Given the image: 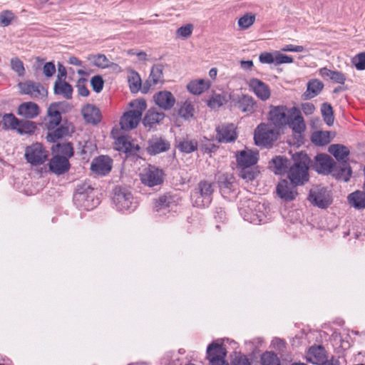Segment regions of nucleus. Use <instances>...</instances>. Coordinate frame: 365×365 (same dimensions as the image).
<instances>
[{
  "label": "nucleus",
  "instance_id": "1",
  "mask_svg": "<svg viewBox=\"0 0 365 365\" xmlns=\"http://www.w3.org/2000/svg\"><path fill=\"white\" fill-rule=\"evenodd\" d=\"M292 163L287 170V175L291 183L302 185L309 180V164L310 159L302 152L295 153L292 158Z\"/></svg>",
  "mask_w": 365,
  "mask_h": 365
},
{
  "label": "nucleus",
  "instance_id": "2",
  "mask_svg": "<svg viewBox=\"0 0 365 365\" xmlns=\"http://www.w3.org/2000/svg\"><path fill=\"white\" fill-rule=\"evenodd\" d=\"M129 107L130 110L125 112L120 119V128L125 131L131 130L138 125L147 104L144 99H137L130 102Z\"/></svg>",
  "mask_w": 365,
  "mask_h": 365
},
{
  "label": "nucleus",
  "instance_id": "3",
  "mask_svg": "<svg viewBox=\"0 0 365 365\" xmlns=\"http://www.w3.org/2000/svg\"><path fill=\"white\" fill-rule=\"evenodd\" d=\"M2 126L5 130L16 131L19 135L31 136L37 130L35 122L19 119L13 113H6L2 116Z\"/></svg>",
  "mask_w": 365,
  "mask_h": 365
},
{
  "label": "nucleus",
  "instance_id": "4",
  "mask_svg": "<svg viewBox=\"0 0 365 365\" xmlns=\"http://www.w3.org/2000/svg\"><path fill=\"white\" fill-rule=\"evenodd\" d=\"M278 137L279 133L277 129L265 123H259L253 133L254 143L260 148H271Z\"/></svg>",
  "mask_w": 365,
  "mask_h": 365
},
{
  "label": "nucleus",
  "instance_id": "5",
  "mask_svg": "<svg viewBox=\"0 0 365 365\" xmlns=\"http://www.w3.org/2000/svg\"><path fill=\"white\" fill-rule=\"evenodd\" d=\"M48 156V151L41 143L35 142L25 148V160L31 165L37 166L43 164L47 160Z\"/></svg>",
  "mask_w": 365,
  "mask_h": 365
},
{
  "label": "nucleus",
  "instance_id": "6",
  "mask_svg": "<svg viewBox=\"0 0 365 365\" xmlns=\"http://www.w3.org/2000/svg\"><path fill=\"white\" fill-rule=\"evenodd\" d=\"M308 200L314 206L325 209L332 203V195L326 187L315 186L310 190Z\"/></svg>",
  "mask_w": 365,
  "mask_h": 365
},
{
  "label": "nucleus",
  "instance_id": "7",
  "mask_svg": "<svg viewBox=\"0 0 365 365\" xmlns=\"http://www.w3.org/2000/svg\"><path fill=\"white\" fill-rule=\"evenodd\" d=\"M209 365H230L226 360L227 350L222 343L212 342L206 350Z\"/></svg>",
  "mask_w": 365,
  "mask_h": 365
},
{
  "label": "nucleus",
  "instance_id": "8",
  "mask_svg": "<svg viewBox=\"0 0 365 365\" xmlns=\"http://www.w3.org/2000/svg\"><path fill=\"white\" fill-rule=\"evenodd\" d=\"M289 113L286 106H272L268 111V120L276 129L284 128L287 125Z\"/></svg>",
  "mask_w": 365,
  "mask_h": 365
},
{
  "label": "nucleus",
  "instance_id": "9",
  "mask_svg": "<svg viewBox=\"0 0 365 365\" xmlns=\"http://www.w3.org/2000/svg\"><path fill=\"white\" fill-rule=\"evenodd\" d=\"M287 125H289L294 136L301 138L307 129V125L298 108L293 107L290 109Z\"/></svg>",
  "mask_w": 365,
  "mask_h": 365
},
{
  "label": "nucleus",
  "instance_id": "10",
  "mask_svg": "<svg viewBox=\"0 0 365 365\" xmlns=\"http://www.w3.org/2000/svg\"><path fill=\"white\" fill-rule=\"evenodd\" d=\"M62 102L51 103L47 108L46 115L43 118L44 126L46 130H51L58 127L61 122L60 106Z\"/></svg>",
  "mask_w": 365,
  "mask_h": 365
},
{
  "label": "nucleus",
  "instance_id": "11",
  "mask_svg": "<svg viewBox=\"0 0 365 365\" xmlns=\"http://www.w3.org/2000/svg\"><path fill=\"white\" fill-rule=\"evenodd\" d=\"M113 200L118 209L120 210H129L135 207L130 192L123 187H115L113 196Z\"/></svg>",
  "mask_w": 365,
  "mask_h": 365
},
{
  "label": "nucleus",
  "instance_id": "12",
  "mask_svg": "<svg viewBox=\"0 0 365 365\" xmlns=\"http://www.w3.org/2000/svg\"><path fill=\"white\" fill-rule=\"evenodd\" d=\"M141 182L146 186L153 187L160 185L163 181V173L158 168L149 165L140 173Z\"/></svg>",
  "mask_w": 365,
  "mask_h": 365
},
{
  "label": "nucleus",
  "instance_id": "13",
  "mask_svg": "<svg viewBox=\"0 0 365 365\" xmlns=\"http://www.w3.org/2000/svg\"><path fill=\"white\" fill-rule=\"evenodd\" d=\"M20 93L23 95H27L34 98H44L47 96L48 91L39 83L31 81L20 82L18 84Z\"/></svg>",
  "mask_w": 365,
  "mask_h": 365
},
{
  "label": "nucleus",
  "instance_id": "14",
  "mask_svg": "<svg viewBox=\"0 0 365 365\" xmlns=\"http://www.w3.org/2000/svg\"><path fill=\"white\" fill-rule=\"evenodd\" d=\"M113 167L112 159L107 155H100L95 158L91 163L92 173L97 176L107 175Z\"/></svg>",
  "mask_w": 365,
  "mask_h": 365
},
{
  "label": "nucleus",
  "instance_id": "15",
  "mask_svg": "<svg viewBox=\"0 0 365 365\" xmlns=\"http://www.w3.org/2000/svg\"><path fill=\"white\" fill-rule=\"evenodd\" d=\"M237 167H252L259 160V152L245 148L244 150L235 153Z\"/></svg>",
  "mask_w": 365,
  "mask_h": 365
},
{
  "label": "nucleus",
  "instance_id": "16",
  "mask_svg": "<svg viewBox=\"0 0 365 365\" xmlns=\"http://www.w3.org/2000/svg\"><path fill=\"white\" fill-rule=\"evenodd\" d=\"M17 115L23 119L33 120L41 113L39 106L34 101L21 103L16 108Z\"/></svg>",
  "mask_w": 365,
  "mask_h": 365
},
{
  "label": "nucleus",
  "instance_id": "17",
  "mask_svg": "<svg viewBox=\"0 0 365 365\" xmlns=\"http://www.w3.org/2000/svg\"><path fill=\"white\" fill-rule=\"evenodd\" d=\"M153 98L155 106L163 110H170L176 102L174 95L167 90L156 92Z\"/></svg>",
  "mask_w": 365,
  "mask_h": 365
},
{
  "label": "nucleus",
  "instance_id": "18",
  "mask_svg": "<svg viewBox=\"0 0 365 365\" xmlns=\"http://www.w3.org/2000/svg\"><path fill=\"white\" fill-rule=\"evenodd\" d=\"M74 131L75 127L71 123L59 125L53 130H47L46 140L48 143H53L63 137L71 135Z\"/></svg>",
  "mask_w": 365,
  "mask_h": 365
},
{
  "label": "nucleus",
  "instance_id": "19",
  "mask_svg": "<svg viewBox=\"0 0 365 365\" xmlns=\"http://www.w3.org/2000/svg\"><path fill=\"white\" fill-rule=\"evenodd\" d=\"M248 87L262 101L268 100L271 96L269 87L258 78H251L248 83Z\"/></svg>",
  "mask_w": 365,
  "mask_h": 365
},
{
  "label": "nucleus",
  "instance_id": "20",
  "mask_svg": "<svg viewBox=\"0 0 365 365\" xmlns=\"http://www.w3.org/2000/svg\"><path fill=\"white\" fill-rule=\"evenodd\" d=\"M334 165V161L328 155L318 154L314 158V168L319 174H329Z\"/></svg>",
  "mask_w": 365,
  "mask_h": 365
},
{
  "label": "nucleus",
  "instance_id": "21",
  "mask_svg": "<svg viewBox=\"0 0 365 365\" xmlns=\"http://www.w3.org/2000/svg\"><path fill=\"white\" fill-rule=\"evenodd\" d=\"M294 185L286 180H282L277 185L276 191L277 195L284 201L294 200L298 195L297 189Z\"/></svg>",
  "mask_w": 365,
  "mask_h": 365
},
{
  "label": "nucleus",
  "instance_id": "22",
  "mask_svg": "<svg viewBox=\"0 0 365 365\" xmlns=\"http://www.w3.org/2000/svg\"><path fill=\"white\" fill-rule=\"evenodd\" d=\"M170 147V144L165 138L153 136L148 140L146 149L149 154L155 155L168 150Z\"/></svg>",
  "mask_w": 365,
  "mask_h": 365
},
{
  "label": "nucleus",
  "instance_id": "23",
  "mask_svg": "<svg viewBox=\"0 0 365 365\" xmlns=\"http://www.w3.org/2000/svg\"><path fill=\"white\" fill-rule=\"evenodd\" d=\"M327 358V351L319 345L311 346L306 354L307 361L314 365H322Z\"/></svg>",
  "mask_w": 365,
  "mask_h": 365
},
{
  "label": "nucleus",
  "instance_id": "24",
  "mask_svg": "<svg viewBox=\"0 0 365 365\" xmlns=\"http://www.w3.org/2000/svg\"><path fill=\"white\" fill-rule=\"evenodd\" d=\"M217 139L219 142L230 143L237 138V133L232 124L221 125L216 128Z\"/></svg>",
  "mask_w": 365,
  "mask_h": 365
},
{
  "label": "nucleus",
  "instance_id": "25",
  "mask_svg": "<svg viewBox=\"0 0 365 365\" xmlns=\"http://www.w3.org/2000/svg\"><path fill=\"white\" fill-rule=\"evenodd\" d=\"M81 113L85 121L90 124H98L101 120L99 109L93 104H86L82 107Z\"/></svg>",
  "mask_w": 365,
  "mask_h": 365
},
{
  "label": "nucleus",
  "instance_id": "26",
  "mask_svg": "<svg viewBox=\"0 0 365 365\" xmlns=\"http://www.w3.org/2000/svg\"><path fill=\"white\" fill-rule=\"evenodd\" d=\"M70 164L66 158L53 155L49 162V169L56 175H61L68 170Z\"/></svg>",
  "mask_w": 365,
  "mask_h": 365
},
{
  "label": "nucleus",
  "instance_id": "27",
  "mask_svg": "<svg viewBox=\"0 0 365 365\" xmlns=\"http://www.w3.org/2000/svg\"><path fill=\"white\" fill-rule=\"evenodd\" d=\"M165 118V114L159 112L155 108H150L144 115L143 123L144 126L153 128L159 124Z\"/></svg>",
  "mask_w": 365,
  "mask_h": 365
},
{
  "label": "nucleus",
  "instance_id": "28",
  "mask_svg": "<svg viewBox=\"0 0 365 365\" xmlns=\"http://www.w3.org/2000/svg\"><path fill=\"white\" fill-rule=\"evenodd\" d=\"M163 68L162 64H155L152 66L148 80L145 83L148 88L152 86L163 84Z\"/></svg>",
  "mask_w": 365,
  "mask_h": 365
},
{
  "label": "nucleus",
  "instance_id": "29",
  "mask_svg": "<svg viewBox=\"0 0 365 365\" xmlns=\"http://www.w3.org/2000/svg\"><path fill=\"white\" fill-rule=\"evenodd\" d=\"M210 86L211 83L209 80L200 78L191 81L186 87L190 93L199 96L207 91Z\"/></svg>",
  "mask_w": 365,
  "mask_h": 365
},
{
  "label": "nucleus",
  "instance_id": "30",
  "mask_svg": "<svg viewBox=\"0 0 365 365\" xmlns=\"http://www.w3.org/2000/svg\"><path fill=\"white\" fill-rule=\"evenodd\" d=\"M115 147L117 150L126 154L135 153L138 151L140 148L138 145H134L128 138L121 136L115 138Z\"/></svg>",
  "mask_w": 365,
  "mask_h": 365
},
{
  "label": "nucleus",
  "instance_id": "31",
  "mask_svg": "<svg viewBox=\"0 0 365 365\" xmlns=\"http://www.w3.org/2000/svg\"><path fill=\"white\" fill-rule=\"evenodd\" d=\"M324 88V83L318 79L310 80L307 85V89L302 94L304 100H309L319 95Z\"/></svg>",
  "mask_w": 365,
  "mask_h": 365
},
{
  "label": "nucleus",
  "instance_id": "32",
  "mask_svg": "<svg viewBox=\"0 0 365 365\" xmlns=\"http://www.w3.org/2000/svg\"><path fill=\"white\" fill-rule=\"evenodd\" d=\"M347 201L350 206L355 210L365 209V191L356 190L347 196Z\"/></svg>",
  "mask_w": 365,
  "mask_h": 365
},
{
  "label": "nucleus",
  "instance_id": "33",
  "mask_svg": "<svg viewBox=\"0 0 365 365\" xmlns=\"http://www.w3.org/2000/svg\"><path fill=\"white\" fill-rule=\"evenodd\" d=\"M55 156L69 159L73 155V148L70 143H57L51 148Z\"/></svg>",
  "mask_w": 365,
  "mask_h": 365
},
{
  "label": "nucleus",
  "instance_id": "34",
  "mask_svg": "<svg viewBox=\"0 0 365 365\" xmlns=\"http://www.w3.org/2000/svg\"><path fill=\"white\" fill-rule=\"evenodd\" d=\"M91 61L93 65L100 68H111L117 71L121 69L118 64L110 62L104 54L93 55L91 57Z\"/></svg>",
  "mask_w": 365,
  "mask_h": 365
},
{
  "label": "nucleus",
  "instance_id": "35",
  "mask_svg": "<svg viewBox=\"0 0 365 365\" xmlns=\"http://www.w3.org/2000/svg\"><path fill=\"white\" fill-rule=\"evenodd\" d=\"M54 93L62 96L66 99H71L73 88L66 81L56 80L53 88Z\"/></svg>",
  "mask_w": 365,
  "mask_h": 365
},
{
  "label": "nucleus",
  "instance_id": "36",
  "mask_svg": "<svg viewBox=\"0 0 365 365\" xmlns=\"http://www.w3.org/2000/svg\"><path fill=\"white\" fill-rule=\"evenodd\" d=\"M257 15L252 12H246L240 16L237 20V26L240 31L250 29L256 21Z\"/></svg>",
  "mask_w": 365,
  "mask_h": 365
},
{
  "label": "nucleus",
  "instance_id": "37",
  "mask_svg": "<svg viewBox=\"0 0 365 365\" xmlns=\"http://www.w3.org/2000/svg\"><path fill=\"white\" fill-rule=\"evenodd\" d=\"M287 159L282 156H276L269 163V166L275 175H283L287 167Z\"/></svg>",
  "mask_w": 365,
  "mask_h": 365
},
{
  "label": "nucleus",
  "instance_id": "38",
  "mask_svg": "<svg viewBox=\"0 0 365 365\" xmlns=\"http://www.w3.org/2000/svg\"><path fill=\"white\" fill-rule=\"evenodd\" d=\"M311 141L317 146H324L331 141V135L327 131H315L311 135Z\"/></svg>",
  "mask_w": 365,
  "mask_h": 365
},
{
  "label": "nucleus",
  "instance_id": "39",
  "mask_svg": "<svg viewBox=\"0 0 365 365\" xmlns=\"http://www.w3.org/2000/svg\"><path fill=\"white\" fill-rule=\"evenodd\" d=\"M329 152L332 154L336 160H343L349 154V150L346 147L339 144L330 145Z\"/></svg>",
  "mask_w": 365,
  "mask_h": 365
},
{
  "label": "nucleus",
  "instance_id": "40",
  "mask_svg": "<svg viewBox=\"0 0 365 365\" xmlns=\"http://www.w3.org/2000/svg\"><path fill=\"white\" fill-rule=\"evenodd\" d=\"M178 115L185 120L193 117L194 108L190 101H185L179 106Z\"/></svg>",
  "mask_w": 365,
  "mask_h": 365
},
{
  "label": "nucleus",
  "instance_id": "41",
  "mask_svg": "<svg viewBox=\"0 0 365 365\" xmlns=\"http://www.w3.org/2000/svg\"><path fill=\"white\" fill-rule=\"evenodd\" d=\"M261 365H281L277 355L272 351H265L260 356Z\"/></svg>",
  "mask_w": 365,
  "mask_h": 365
},
{
  "label": "nucleus",
  "instance_id": "42",
  "mask_svg": "<svg viewBox=\"0 0 365 365\" xmlns=\"http://www.w3.org/2000/svg\"><path fill=\"white\" fill-rule=\"evenodd\" d=\"M178 148L182 153H190L197 150V143L193 140L184 138L179 142Z\"/></svg>",
  "mask_w": 365,
  "mask_h": 365
},
{
  "label": "nucleus",
  "instance_id": "43",
  "mask_svg": "<svg viewBox=\"0 0 365 365\" xmlns=\"http://www.w3.org/2000/svg\"><path fill=\"white\" fill-rule=\"evenodd\" d=\"M322 115L324 121L329 126H331L334 122V112L330 104L324 103L322 105Z\"/></svg>",
  "mask_w": 365,
  "mask_h": 365
},
{
  "label": "nucleus",
  "instance_id": "44",
  "mask_svg": "<svg viewBox=\"0 0 365 365\" xmlns=\"http://www.w3.org/2000/svg\"><path fill=\"white\" fill-rule=\"evenodd\" d=\"M255 106V102L253 98L247 96H243L239 101V108L245 113H252Z\"/></svg>",
  "mask_w": 365,
  "mask_h": 365
},
{
  "label": "nucleus",
  "instance_id": "45",
  "mask_svg": "<svg viewBox=\"0 0 365 365\" xmlns=\"http://www.w3.org/2000/svg\"><path fill=\"white\" fill-rule=\"evenodd\" d=\"M129 88L132 93H137L141 87V79L135 71H131L128 76Z\"/></svg>",
  "mask_w": 365,
  "mask_h": 365
},
{
  "label": "nucleus",
  "instance_id": "46",
  "mask_svg": "<svg viewBox=\"0 0 365 365\" xmlns=\"http://www.w3.org/2000/svg\"><path fill=\"white\" fill-rule=\"evenodd\" d=\"M237 168L240 169V177L246 182L253 181L259 173L255 168L252 167H237Z\"/></svg>",
  "mask_w": 365,
  "mask_h": 365
},
{
  "label": "nucleus",
  "instance_id": "47",
  "mask_svg": "<svg viewBox=\"0 0 365 365\" xmlns=\"http://www.w3.org/2000/svg\"><path fill=\"white\" fill-rule=\"evenodd\" d=\"M334 177L339 181L348 182L351 177V169L349 165L336 170L333 174Z\"/></svg>",
  "mask_w": 365,
  "mask_h": 365
},
{
  "label": "nucleus",
  "instance_id": "48",
  "mask_svg": "<svg viewBox=\"0 0 365 365\" xmlns=\"http://www.w3.org/2000/svg\"><path fill=\"white\" fill-rule=\"evenodd\" d=\"M193 29L194 26L191 24L182 25L175 31L176 38L182 40L187 39L191 36Z\"/></svg>",
  "mask_w": 365,
  "mask_h": 365
},
{
  "label": "nucleus",
  "instance_id": "49",
  "mask_svg": "<svg viewBox=\"0 0 365 365\" xmlns=\"http://www.w3.org/2000/svg\"><path fill=\"white\" fill-rule=\"evenodd\" d=\"M225 101V100L223 96L220 94L214 93L207 100V105L211 109H217L222 106Z\"/></svg>",
  "mask_w": 365,
  "mask_h": 365
},
{
  "label": "nucleus",
  "instance_id": "50",
  "mask_svg": "<svg viewBox=\"0 0 365 365\" xmlns=\"http://www.w3.org/2000/svg\"><path fill=\"white\" fill-rule=\"evenodd\" d=\"M11 69L19 76H24L25 69L23 62L17 57H14L10 60Z\"/></svg>",
  "mask_w": 365,
  "mask_h": 365
},
{
  "label": "nucleus",
  "instance_id": "51",
  "mask_svg": "<svg viewBox=\"0 0 365 365\" xmlns=\"http://www.w3.org/2000/svg\"><path fill=\"white\" fill-rule=\"evenodd\" d=\"M14 19L15 16L11 11L5 10L0 14V26L2 27L8 26Z\"/></svg>",
  "mask_w": 365,
  "mask_h": 365
},
{
  "label": "nucleus",
  "instance_id": "52",
  "mask_svg": "<svg viewBox=\"0 0 365 365\" xmlns=\"http://www.w3.org/2000/svg\"><path fill=\"white\" fill-rule=\"evenodd\" d=\"M293 62V58L287 55H284L279 51H274V65L289 64Z\"/></svg>",
  "mask_w": 365,
  "mask_h": 365
},
{
  "label": "nucleus",
  "instance_id": "53",
  "mask_svg": "<svg viewBox=\"0 0 365 365\" xmlns=\"http://www.w3.org/2000/svg\"><path fill=\"white\" fill-rule=\"evenodd\" d=\"M352 64L358 71L365 70V53H359L351 59Z\"/></svg>",
  "mask_w": 365,
  "mask_h": 365
},
{
  "label": "nucleus",
  "instance_id": "54",
  "mask_svg": "<svg viewBox=\"0 0 365 365\" xmlns=\"http://www.w3.org/2000/svg\"><path fill=\"white\" fill-rule=\"evenodd\" d=\"M198 187L202 197H210L212 195L213 189L210 182L201 181L198 185Z\"/></svg>",
  "mask_w": 365,
  "mask_h": 365
},
{
  "label": "nucleus",
  "instance_id": "55",
  "mask_svg": "<svg viewBox=\"0 0 365 365\" xmlns=\"http://www.w3.org/2000/svg\"><path fill=\"white\" fill-rule=\"evenodd\" d=\"M230 365H252L250 359L245 354H237Z\"/></svg>",
  "mask_w": 365,
  "mask_h": 365
},
{
  "label": "nucleus",
  "instance_id": "56",
  "mask_svg": "<svg viewBox=\"0 0 365 365\" xmlns=\"http://www.w3.org/2000/svg\"><path fill=\"white\" fill-rule=\"evenodd\" d=\"M87 81L85 78H80L76 83L78 93L82 97H87L89 95V91L86 87Z\"/></svg>",
  "mask_w": 365,
  "mask_h": 365
},
{
  "label": "nucleus",
  "instance_id": "57",
  "mask_svg": "<svg viewBox=\"0 0 365 365\" xmlns=\"http://www.w3.org/2000/svg\"><path fill=\"white\" fill-rule=\"evenodd\" d=\"M104 81L101 76H96L91 78V85L92 89L96 93H100L103 87Z\"/></svg>",
  "mask_w": 365,
  "mask_h": 365
},
{
  "label": "nucleus",
  "instance_id": "58",
  "mask_svg": "<svg viewBox=\"0 0 365 365\" xmlns=\"http://www.w3.org/2000/svg\"><path fill=\"white\" fill-rule=\"evenodd\" d=\"M259 61L263 64H274V51L261 53L259 56Z\"/></svg>",
  "mask_w": 365,
  "mask_h": 365
},
{
  "label": "nucleus",
  "instance_id": "59",
  "mask_svg": "<svg viewBox=\"0 0 365 365\" xmlns=\"http://www.w3.org/2000/svg\"><path fill=\"white\" fill-rule=\"evenodd\" d=\"M168 207L166 200L164 197H160L154 202V209L158 212H161L167 210Z\"/></svg>",
  "mask_w": 365,
  "mask_h": 365
},
{
  "label": "nucleus",
  "instance_id": "60",
  "mask_svg": "<svg viewBox=\"0 0 365 365\" xmlns=\"http://www.w3.org/2000/svg\"><path fill=\"white\" fill-rule=\"evenodd\" d=\"M329 79L334 83L343 85L346 81L345 76L339 71H333Z\"/></svg>",
  "mask_w": 365,
  "mask_h": 365
},
{
  "label": "nucleus",
  "instance_id": "61",
  "mask_svg": "<svg viewBox=\"0 0 365 365\" xmlns=\"http://www.w3.org/2000/svg\"><path fill=\"white\" fill-rule=\"evenodd\" d=\"M56 72V67L53 62H47L43 65V73L47 78H51Z\"/></svg>",
  "mask_w": 365,
  "mask_h": 365
},
{
  "label": "nucleus",
  "instance_id": "62",
  "mask_svg": "<svg viewBox=\"0 0 365 365\" xmlns=\"http://www.w3.org/2000/svg\"><path fill=\"white\" fill-rule=\"evenodd\" d=\"M301 108L306 115H312L315 111V107L312 103H304L301 105Z\"/></svg>",
  "mask_w": 365,
  "mask_h": 365
},
{
  "label": "nucleus",
  "instance_id": "63",
  "mask_svg": "<svg viewBox=\"0 0 365 365\" xmlns=\"http://www.w3.org/2000/svg\"><path fill=\"white\" fill-rule=\"evenodd\" d=\"M75 197H76V200L78 202L86 200V202H84L82 205L83 207L86 210H90L91 208V207L88 205V200H87V198H88L89 196H86V195H84L83 193H77V194H76Z\"/></svg>",
  "mask_w": 365,
  "mask_h": 365
},
{
  "label": "nucleus",
  "instance_id": "64",
  "mask_svg": "<svg viewBox=\"0 0 365 365\" xmlns=\"http://www.w3.org/2000/svg\"><path fill=\"white\" fill-rule=\"evenodd\" d=\"M66 76L67 73L65 67L62 65H58L56 80L66 81Z\"/></svg>",
  "mask_w": 365,
  "mask_h": 365
}]
</instances>
